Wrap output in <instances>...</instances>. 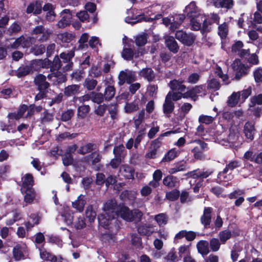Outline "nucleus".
<instances>
[{
	"mask_svg": "<svg viewBox=\"0 0 262 262\" xmlns=\"http://www.w3.org/2000/svg\"><path fill=\"white\" fill-rule=\"evenodd\" d=\"M179 254L180 257H184V255H190V246L188 245H182L179 249Z\"/></svg>",
	"mask_w": 262,
	"mask_h": 262,
	"instance_id": "c03bdc74",
	"label": "nucleus"
},
{
	"mask_svg": "<svg viewBox=\"0 0 262 262\" xmlns=\"http://www.w3.org/2000/svg\"><path fill=\"white\" fill-rule=\"evenodd\" d=\"M85 215L87 218L89 219L90 222H93L96 217V213L94 210L92 206H89L85 211Z\"/></svg>",
	"mask_w": 262,
	"mask_h": 262,
	"instance_id": "ea45409f",
	"label": "nucleus"
},
{
	"mask_svg": "<svg viewBox=\"0 0 262 262\" xmlns=\"http://www.w3.org/2000/svg\"><path fill=\"white\" fill-rule=\"evenodd\" d=\"M124 108L125 112L130 113L137 111L138 109V106L135 103H126Z\"/></svg>",
	"mask_w": 262,
	"mask_h": 262,
	"instance_id": "bf43d9fd",
	"label": "nucleus"
},
{
	"mask_svg": "<svg viewBox=\"0 0 262 262\" xmlns=\"http://www.w3.org/2000/svg\"><path fill=\"white\" fill-rule=\"evenodd\" d=\"M86 201L84 195H79L77 200L72 202V207L79 212L83 211Z\"/></svg>",
	"mask_w": 262,
	"mask_h": 262,
	"instance_id": "f3484780",
	"label": "nucleus"
},
{
	"mask_svg": "<svg viewBox=\"0 0 262 262\" xmlns=\"http://www.w3.org/2000/svg\"><path fill=\"white\" fill-rule=\"evenodd\" d=\"M61 18L57 24L59 28H64L68 26L71 21L72 15L68 9L63 10L61 13Z\"/></svg>",
	"mask_w": 262,
	"mask_h": 262,
	"instance_id": "dca6fc26",
	"label": "nucleus"
},
{
	"mask_svg": "<svg viewBox=\"0 0 262 262\" xmlns=\"http://www.w3.org/2000/svg\"><path fill=\"white\" fill-rule=\"evenodd\" d=\"M186 165L184 162L178 163L173 168H171L169 170L170 174H174L177 172L184 171L186 169Z\"/></svg>",
	"mask_w": 262,
	"mask_h": 262,
	"instance_id": "79ce46f5",
	"label": "nucleus"
},
{
	"mask_svg": "<svg viewBox=\"0 0 262 262\" xmlns=\"http://www.w3.org/2000/svg\"><path fill=\"white\" fill-rule=\"evenodd\" d=\"M155 227L156 226L153 225L144 224L138 227V231L141 235L149 236L157 232Z\"/></svg>",
	"mask_w": 262,
	"mask_h": 262,
	"instance_id": "2eb2a0df",
	"label": "nucleus"
},
{
	"mask_svg": "<svg viewBox=\"0 0 262 262\" xmlns=\"http://www.w3.org/2000/svg\"><path fill=\"white\" fill-rule=\"evenodd\" d=\"M184 12L190 19L195 17L199 18L201 15L204 14L202 13L201 10L196 7L194 2H191L186 6Z\"/></svg>",
	"mask_w": 262,
	"mask_h": 262,
	"instance_id": "1a4fd4ad",
	"label": "nucleus"
},
{
	"mask_svg": "<svg viewBox=\"0 0 262 262\" xmlns=\"http://www.w3.org/2000/svg\"><path fill=\"white\" fill-rule=\"evenodd\" d=\"M202 24L203 25V30H206L207 21L206 17L204 14L201 15L199 18L195 17L190 19V25L192 29L194 30H199L201 27Z\"/></svg>",
	"mask_w": 262,
	"mask_h": 262,
	"instance_id": "6e6552de",
	"label": "nucleus"
},
{
	"mask_svg": "<svg viewBox=\"0 0 262 262\" xmlns=\"http://www.w3.org/2000/svg\"><path fill=\"white\" fill-rule=\"evenodd\" d=\"M251 19H252V17L250 18ZM253 21L251 20H250L247 22L248 27H250L251 26H253L254 24H259L262 23V16L261 15L257 12H256L254 14Z\"/></svg>",
	"mask_w": 262,
	"mask_h": 262,
	"instance_id": "e433bc0d",
	"label": "nucleus"
},
{
	"mask_svg": "<svg viewBox=\"0 0 262 262\" xmlns=\"http://www.w3.org/2000/svg\"><path fill=\"white\" fill-rule=\"evenodd\" d=\"M116 213L117 216H120L123 220L128 222H138L140 221L143 215L142 212L138 209L130 211L129 209L125 206H120L118 209L117 205Z\"/></svg>",
	"mask_w": 262,
	"mask_h": 262,
	"instance_id": "7ed1b4c3",
	"label": "nucleus"
},
{
	"mask_svg": "<svg viewBox=\"0 0 262 262\" xmlns=\"http://www.w3.org/2000/svg\"><path fill=\"white\" fill-rule=\"evenodd\" d=\"M23 184L21 191L24 194V200L26 203H31L33 201L32 186L33 178L31 174H26L22 179Z\"/></svg>",
	"mask_w": 262,
	"mask_h": 262,
	"instance_id": "20e7f679",
	"label": "nucleus"
},
{
	"mask_svg": "<svg viewBox=\"0 0 262 262\" xmlns=\"http://www.w3.org/2000/svg\"><path fill=\"white\" fill-rule=\"evenodd\" d=\"M135 79V75L134 72L129 70H125L120 72L119 75L120 85H122L125 82L130 83L134 81Z\"/></svg>",
	"mask_w": 262,
	"mask_h": 262,
	"instance_id": "9b49d317",
	"label": "nucleus"
},
{
	"mask_svg": "<svg viewBox=\"0 0 262 262\" xmlns=\"http://www.w3.org/2000/svg\"><path fill=\"white\" fill-rule=\"evenodd\" d=\"M170 95V99L172 101H177L180 100L181 98H183V95L181 92H169L167 95Z\"/></svg>",
	"mask_w": 262,
	"mask_h": 262,
	"instance_id": "052dcab7",
	"label": "nucleus"
},
{
	"mask_svg": "<svg viewBox=\"0 0 262 262\" xmlns=\"http://www.w3.org/2000/svg\"><path fill=\"white\" fill-rule=\"evenodd\" d=\"M215 73L217 76L222 79L223 82L225 84H228L230 83L228 80V76L226 74H224L222 69L220 67H217L215 71Z\"/></svg>",
	"mask_w": 262,
	"mask_h": 262,
	"instance_id": "a19ab883",
	"label": "nucleus"
},
{
	"mask_svg": "<svg viewBox=\"0 0 262 262\" xmlns=\"http://www.w3.org/2000/svg\"><path fill=\"white\" fill-rule=\"evenodd\" d=\"M165 43L167 47L170 51L174 53H176L178 51L179 48L178 44L173 37L169 36H166Z\"/></svg>",
	"mask_w": 262,
	"mask_h": 262,
	"instance_id": "aec40b11",
	"label": "nucleus"
},
{
	"mask_svg": "<svg viewBox=\"0 0 262 262\" xmlns=\"http://www.w3.org/2000/svg\"><path fill=\"white\" fill-rule=\"evenodd\" d=\"M133 56V51L130 49L125 48L122 52V56L125 60H131Z\"/></svg>",
	"mask_w": 262,
	"mask_h": 262,
	"instance_id": "603ef678",
	"label": "nucleus"
},
{
	"mask_svg": "<svg viewBox=\"0 0 262 262\" xmlns=\"http://www.w3.org/2000/svg\"><path fill=\"white\" fill-rule=\"evenodd\" d=\"M27 250L25 244L16 245L13 249V257L16 260H20L26 258Z\"/></svg>",
	"mask_w": 262,
	"mask_h": 262,
	"instance_id": "f8f14e48",
	"label": "nucleus"
},
{
	"mask_svg": "<svg viewBox=\"0 0 262 262\" xmlns=\"http://www.w3.org/2000/svg\"><path fill=\"white\" fill-rule=\"evenodd\" d=\"M182 81H179L177 80H173L170 81L169 83V86L173 90H177L180 92H184L186 89V86L182 84Z\"/></svg>",
	"mask_w": 262,
	"mask_h": 262,
	"instance_id": "c85d7f7f",
	"label": "nucleus"
},
{
	"mask_svg": "<svg viewBox=\"0 0 262 262\" xmlns=\"http://www.w3.org/2000/svg\"><path fill=\"white\" fill-rule=\"evenodd\" d=\"M244 132L246 137L251 141L253 140L255 130L254 125L249 122H247L244 126Z\"/></svg>",
	"mask_w": 262,
	"mask_h": 262,
	"instance_id": "6ab92c4d",
	"label": "nucleus"
},
{
	"mask_svg": "<svg viewBox=\"0 0 262 262\" xmlns=\"http://www.w3.org/2000/svg\"><path fill=\"white\" fill-rule=\"evenodd\" d=\"M35 83L40 89H47L49 85V83L46 81V77L41 74L36 76Z\"/></svg>",
	"mask_w": 262,
	"mask_h": 262,
	"instance_id": "c756f323",
	"label": "nucleus"
},
{
	"mask_svg": "<svg viewBox=\"0 0 262 262\" xmlns=\"http://www.w3.org/2000/svg\"><path fill=\"white\" fill-rule=\"evenodd\" d=\"M116 216V201L115 200H109L104 204L103 212L98 216L100 226L106 229L118 230L119 224Z\"/></svg>",
	"mask_w": 262,
	"mask_h": 262,
	"instance_id": "f257e3e1",
	"label": "nucleus"
},
{
	"mask_svg": "<svg viewBox=\"0 0 262 262\" xmlns=\"http://www.w3.org/2000/svg\"><path fill=\"white\" fill-rule=\"evenodd\" d=\"M228 33V25L227 23H224L219 26L218 34L222 38H225Z\"/></svg>",
	"mask_w": 262,
	"mask_h": 262,
	"instance_id": "72a5a7b5",
	"label": "nucleus"
},
{
	"mask_svg": "<svg viewBox=\"0 0 262 262\" xmlns=\"http://www.w3.org/2000/svg\"><path fill=\"white\" fill-rule=\"evenodd\" d=\"M179 154L178 150L176 149H172L170 150L167 154L165 155L164 158L163 159L162 161L168 162L174 159Z\"/></svg>",
	"mask_w": 262,
	"mask_h": 262,
	"instance_id": "4c0bfd02",
	"label": "nucleus"
},
{
	"mask_svg": "<svg viewBox=\"0 0 262 262\" xmlns=\"http://www.w3.org/2000/svg\"><path fill=\"white\" fill-rule=\"evenodd\" d=\"M96 84L97 81L94 79L86 80L85 81V85L90 90L94 89Z\"/></svg>",
	"mask_w": 262,
	"mask_h": 262,
	"instance_id": "774afa93",
	"label": "nucleus"
},
{
	"mask_svg": "<svg viewBox=\"0 0 262 262\" xmlns=\"http://www.w3.org/2000/svg\"><path fill=\"white\" fill-rule=\"evenodd\" d=\"M252 88L249 86L247 89L241 91L233 92L228 98L227 104L230 107H234L236 105H240L251 95Z\"/></svg>",
	"mask_w": 262,
	"mask_h": 262,
	"instance_id": "f03ea898",
	"label": "nucleus"
},
{
	"mask_svg": "<svg viewBox=\"0 0 262 262\" xmlns=\"http://www.w3.org/2000/svg\"><path fill=\"white\" fill-rule=\"evenodd\" d=\"M180 195V192L178 190L174 189L171 191L166 193V198L170 201H175L179 198Z\"/></svg>",
	"mask_w": 262,
	"mask_h": 262,
	"instance_id": "3c124183",
	"label": "nucleus"
},
{
	"mask_svg": "<svg viewBox=\"0 0 262 262\" xmlns=\"http://www.w3.org/2000/svg\"><path fill=\"white\" fill-rule=\"evenodd\" d=\"M256 104L260 105L262 104V94H259L257 96H254L251 99V103L250 107H252Z\"/></svg>",
	"mask_w": 262,
	"mask_h": 262,
	"instance_id": "4d7b16f0",
	"label": "nucleus"
},
{
	"mask_svg": "<svg viewBox=\"0 0 262 262\" xmlns=\"http://www.w3.org/2000/svg\"><path fill=\"white\" fill-rule=\"evenodd\" d=\"M61 216L63 217L64 221L67 225L72 224L73 219V213L69 207L64 208V212L62 213Z\"/></svg>",
	"mask_w": 262,
	"mask_h": 262,
	"instance_id": "a878e982",
	"label": "nucleus"
},
{
	"mask_svg": "<svg viewBox=\"0 0 262 262\" xmlns=\"http://www.w3.org/2000/svg\"><path fill=\"white\" fill-rule=\"evenodd\" d=\"M191 143H195L198 145L192 149L194 158L196 159H202L203 158V151L207 148V144L200 140H195L191 141Z\"/></svg>",
	"mask_w": 262,
	"mask_h": 262,
	"instance_id": "0eeeda50",
	"label": "nucleus"
},
{
	"mask_svg": "<svg viewBox=\"0 0 262 262\" xmlns=\"http://www.w3.org/2000/svg\"><path fill=\"white\" fill-rule=\"evenodd\" d=\"M211 172L210 171H201L199 170H194L192 171H190L188 172L186 176L188 177L192 178L194 179L197 178H206L210 174H211Z\"/></svg>",
	"mask_w": 262,
	"mask_h": 262,
	"instance_id": "4be33fe9",
	"label": "nucleus"
},
{
	"mask_svg": "<svg viewBox=\"0 0 262 262\" xmlns=\"http://www.w3.org/2000/svg\"><path fill=\"white\" fill-rule=\"evenodd\" d=\"M78 90L79 86L77 85H70L65 89L64 93L67 96H71L75 94Z\"/></svg>",
	"mask_w": 262,
	"mask_h": 262,
	"instance_id": "37998d69",
	"label": "nucleus"
},
{
	"mask_svg": "<svg viewBox=\"0 0 262 262\" xmlns=\"http://www.w3.org/2000/svg\"><path fill=\"white\" fill-rule=\"evenodd\" d=\"M212 209L210 207L205 208L204 214L201 217V222L204 226L210 224L211 221V212Z\"/></svg>",
	"mask_w": 262,
	"mask_h": 262,
	"instance_id": "bb28decb",
	"label": "nucleus"
},
{
	"mask_svg": "<svg viewBox=\"0 0 262 262\" xmlns=\"http://www.w3.org/2000/svg\"><path fill=\"white\" fill-rule=\"evenodd\" d=\"M176 38L187 46L191 45L194 41V38L191 35H188L182 30L178 31L176 33Z\"/></svg>",
	"mask_w": 262,
	"mask_h": 262,
	"instance_id": "4468645a",
	"label": "nucleus"
},
{
	"mask_svg": "<svg viewBox=\"0 0 262 262\" xmlns=\"http://www.w3.org/2000/svg\"><path fill=\"white\" fill-rule=\"evenodd\" d=\"M147 41V37L146 34H142L137 37L136 42L137 45L141 46L145 45Z\"/></svg>",
	"mask_w": 262,
	"mask_h": 262,
	"instance_id": "680f3d73",
	"label": "nucleus"
},
{
	"mask_svg": "<svg viewBox=\"0 0 262 262\" xmlns=\"http://www.w3.org/2000/svg\"><path fill=\"white\" fill-rule=\"evenodd\" d=\"M38 35L36 38L38 40L45 39L47 38L48 32L43 28L42 26H39L34 29V34Z\"/></svg>",
	"mask_w": 262,
	"mask_h": 262,
	"instance_id": "393cba45",
	"label": "nucleus"
},
{
	"mask_svg": "<svg viewBox=\"0 0 262 262\" xmlns=\"http://www.w3.org/2000/svg\"><path fill=\"white\" fill-rule=\"evenodd\" d=\"M31 70V66H23L20 67L17 70L15 71V75L18 78H20L28 75Z\"/></svg>",
	"mask_w": 262,
	"mask_h": 262,
	"instance_id": "cd10ccee",
	"label": "nucleus"
},
{
	"mask_svg": "<svg viewBox=\"0 0 262 262\" xmlns=\"http://www.w3.org/2000/svg\"><path fill=\"white\" fill-rule=\"evenodd\" d=\"M220 87V84L219 82L215 79H211L208 83V88L210 89H213L217 90Z\"/></svg>",
	"mask_w": 262,
	"mask_h": 262,
	"instance_id": "13d9d810",
	"label": "nucleus"
},
{
	"mask_svg": "<svg viewBox=\"0 0 262 262\" xmlns=\"http://www.w3.org/2000/svg\"><path fill=\"white\" fill-rule=\"evenodd\" d=\"M93 145L88 144L82 147L79 149V152L81 154H85L93 150Z\"/></svg>",
	"mask_w": 262,
	"mask_h": 262,
	"instance_id": "e2e57ef3",
	"label": "nucleus"
},
{
	"mask_svg": "<svg viewBox=\"0 0 262 262\" xmlns=\"http://www.w3.org/2000/svg\"><path fill=\"white\" fill-rule=\"evenodd\" d=\"M132 10L128 11V16L125 18V21L128 24H134L138 22L144 20L145 21H151L154 19H158L161 17V14L155 15L154 17L145 16V15H138L135 16H130L133 14Z\"/></svg>",
	"mask_w": 262,
	"mask_h": 262,
	"instance_id": "39448f33",
	"label": "nucleus"
},
{
	"mask_svg": "<svg viewBox=\"0 0 262 262\" xmlns=\"http://www.w3.org/2000/svg\"><path fill=\"white\" fill-rule=\"evenodd\" d=\"M90 107L89 105H82L79 107L78 110V115L81 118H83L89 112Z\"/></svg>",
	"mask_w": 262,
	"mask_h": 262,
	"instance_id": "6e6d98bb",
	"label": "nucleus"
},
{
	"mask_svg": "<svg viewBox=\"0 0 262 262\" xmlns=\"http://www.w3.org/2000/svg\"><path fill=\"white\" fill-rule=\"evenodd\" d=\"M254 77L256 82L262 81V68H258L254 73Z\"/></svg>",
	"mask_w": 262,
	"mask_h": 262,
	"instance_id": "69168bd1",
	"label": "nucleus"
},
{
	"mask_svg": "<svg viewBox=\"0 0 262 262\" xmlns=\"http://www.w3.org/2000/svg\"><path fill=\"white\" fill-rule=\"evenodd\" d=\"M40 256L41 259L51 262H56L57 260V258L55 256L44 249L40 250Z\"/></svg>",
	"mask_w": 262,
	"mask_h": 262,
	"instance_id": "473e14b6",
	"label": "nucleus"
},
{
	"mask_svg": "<svg viewBox=\"0 0 262 262\" xmlns=\"http://www.w3.org/2000/svg\"><path fill=\"white\" fill-rule=\"evenodd\" d=\"M214 120V117L207 116V115H201L199 118V121L202 123H205L206 124H209L211 123Z\"/></svg>",
	"mask_w": 262,
	"mask_h": 262,
	"instance_id": "8fccbe9b",
	"label": "nucleus"
},
{
	"mask_svg": "<svg viewBox=\"0 0 262 262\" xmlns=\"http://www.w3.org/2000/svg\"><path fill=\"white\" fill-rule=\"evenodd\" d=\"M74 38L73 34L67 32L60 33L58 35V38L62 42H70Z\"/></svg>",
	"mask_w": 262,
	"mask_h": 262,
	"instance_id": "58836bf2",
	"label": "nucleus"
},
{
	"mask_svg": "<svg viewBox=\"0 0 262 262\" xmlns=\"http://www.w3.org/2000/svg\"><path fill=\"white\" fill-rule=\"evenodd\" d=\"M136 194L135 191L125 190L122 192L121 196L124 199L134 200L136 198Z\"/></svg>",
	"mask_w": 262,
	"mask_h": 262,
	"instance_id": "49530a36",
	"label": "nucleus"
},
{
	"mask_svg": "<svg viewBox=\"0 0 262 262\" xmlns=\"http://www.w3.org/2000/svg\"><path fill=\"white\" fill-rule=\"evenodd\" d=\"M27 109V106L26 105H22L17 113H11L8 115V117L10 119H16L18 120L20 119L23 115L24 113L26 111Z\"/></svg>",
	"mask_w": 262,
	"mask_h": 262,
	"instance_id": "2f4dec72",
	"label": "nucleus"
},
{
	"mask_svg": "<svg viewBox=\"0 0 262 262\" xmlns=\"http://www.w3.org/2000/svg\"><path fill=\"white\" fill-rule=\"evenodd\" d=\"M74 50H71L67 53L63 52L60 54V57L62 59L61 62L67 63L63 68L64 71L70 70L72 68L73 62L71 61V60L74 56Z\"/></svg>",
	"mask_w": 262,
	"mask_h": 262,
	"instance_id": "ddd939ff",
	"label": "nucleus"
},
{
	"mask_svg": "<svg viewBox=\"0 0 262 262\" xmlns=\"http://www.w3.org/2000/svg\"><path fill=\"white\" fill-rule=\"evenodd\" d=\"M115 89L113 86H108L105 91L104 97L105 99L110 100L115 95Z\"/></svg>",
	"mask_w": 262,
	"mask_h": 262,
	"instance_id": "09e8293b",
	"label": "nucleus"
},
{
	"mask_svg": "<svg viewBox=\"0 0 262 262\" xmlns=\"http://www.w3.org/2000/svg\"><path fill=\"white\" fill-rule=\"evenodd\" d=\"M154 219L159 226H164L167 223L168 217L164 213L155 215Z\"/></svg>",
	"mask_w": 262,
	"mask_h": 262,
	"instance_id": "f704fd0d",
	"label": "nucleus"
},
{
	"mask_svg": "<svg viewBox=\"0 0 262 262\" xmlns=\"http://www.w3.org/2000/svg\"><path fill=\"white\" fill-rule=\"evenodd\" d=\"M198 252L202 255H207L209 252V244L206 241H201L196 245Z\"/></svg>",
	"mask_w": 262,
	"mask_h": 262,
	"instance_id": "5701e85b",
	"label": "nucleus"
},
{
	"mask_svg": "<svg viewBox=\"0 0 262 262\" xmlns=\"http://www.w3.org/2000/svg\"><path fill=\"white\" fill-rule=\"evenodd\" d=\"M53 80H56L58 83L63 82L66 81V76L62 74L57 73L55 75L52 76Z\"/></svg>",
	"mask_w": 262,
	"mask_h": 262,
	"instance_id": "338daca9",
	"label": "nucleus"
},
{
	"mask_svg": "<svg viewBox=\"0 0 262 262\" xmlns=\"http://www.w3.org/2000/svg\"><path fill=\"white\" fill-rule=\"evenodd\" d=\"M120 173L125 179H132L134 177V169L127 165H122L120 169Z\"/></svg>",
	"mask_w": 262,
	"mask_h": 262,
	"instance_id": "a211bd4d",
	"label": "nucleus"
},
{
	"mask_svg": "<svg viewBox=\"0 0 262 262\" xmlns=\"http://www.w3.org/2000/svg\"><path fill=\"white\" fill-rule=\"evenodd\" d=\"M240 166L239 162L237 161H234L230 162L226 167L223 171V173L227 172L229 170H232L234 168L238 167Z\"/></svg>",
	"mask_w": 262,
	"mask_h": 262,
	"instance_id": "5fc2aeb1",
	"label": "nucleus"
},
{
	"mask_svg": "<svg viewBox=\"0 0 262 262\" xmlns=\"http://www.w3.org/2000/svg\"><path fill=\"white\" fill-rule=\"evenodd\" d=\"M131 242L133 245L139 248L141 246V239L136 234H132L131 235Z\"/></svg>",
	"mask_w": 262,
	"mask_h": 262,
	"instance_id": "864d4df0",
	"label": "nucleus"
},
{
	"mask_svg": "<svg viewBox=\"0 0 262 262\" xmlns=\"http://www.w3.org/2000/svg\"><path fill=\"white\" fill-rule=\"evenodd\" d=\"M6 224L7 225H12L14 222L20 219L19 213L16 211H12L7 214Z\"/></svg>",
	"mask_w": 262,
	"mask_h": 262,
	"instance_id": "b1692460",
	"label": "nucleus"
},
{
	"mask_svg": "<svg viewBox=\"0 0 262 262\" xmlns=\"http://www.w3.org/2000/svg\"><path fill=\"white\" fill-rule=\"evenodd\" d=\"M205 87L203 85L196 86L193 89L187 91L183 93V98H191L195 100V98L198 96H203L206 95Z\"/></svg>",
	"mask_w": 262,
	"mask_h": 262,
	"instance_id": "423d86ee",
	"label": "nucleus"
},
{
	"mask_svg": "<svg viewBox=\"0 0 262 262\" xmlns=\"http://www.w3.org/2000/svg\"><path fill=\"white\" fill-rule=\"evenodd\" d=\"M177 179L176 177H174L171 176H168L165 177L163 181V183L164 185L170 187H174L177 183Z\"/></svg>",
	"mask_w": 262,
	"mask_h": 262,
	"instance_id": "c9c22d12",
	"label": "nucleus"
},
{
	"mask_svg": "<svg viewBox=\"0 0 262 262\" xmlns=\"http://www.w3.org/2000/svg\"><path fill=\"white\" fill-rule=\"evenodd\" d=\"M170 94L166 95L163 106V112L166 115L170 114L173 111L174 107L173 102L170 99Z\"/></svg>",
	"mask_w": 262,
	"mask_h": 262,
	"instance_id": "412c9836",
	"label": "nucleus"
},
{
	"mask_svg": "<svg viewBox=\"0 0 262 262\" xmlns=\"http://www.w3.org/2000/svg\"><path fill=\"white\" fill-rule=\"evenodd\" d=\"M220 243L217 238H213L210 241V247L213 252L217 251L220 249Z\"/></svg>",
	"mask_w": 262,
	"mask_h": 262,
	"instance_id": "a18cd8bd",
	"label": "nucleus"
},
{
	"mask_svg": "<svg viewBox=\"0 0 262 262\" xmlns=\"http://www.w3.org/2000/svg\"><path fill=\"white\" fill-rule=\"evenodd\" d=\"M91 95L92 101L98 104L100 103L101 102H102L103 100V97L102 94H94L93 93H92Z\"/></svg>",
	"mask_w": 262,
	"mask_h": 262,
	"instance_id": "0e129e2a",
	"label": "nucleus"
},
{
	"mask_svg": "<svg viewBox=\"0 0 262 262\" xmlns=\"http://www.w3.org/2000/svg\"><path fill=\"white\" fill-rule=\"evenodd\" d=\"M232 67L233 70L236 72L235 77L236 79H239L242 75L247 73L248 70L246 67L242 63L239 59H235L233 61Z\"/></svg>",
	"mask_w": 262,
	"mask_h": 262,
	"instance_id": "9d476101",
	"label": "nucleus"
},
{
	"mask_svg": "<svg viewBox=\"0 0 262 262\" xmlns=\"http://www.w3.org/2000/svg\"><path fill=\"white\" fill-rule=\"evenodd\" d=\"M140 76L150 81L153 80L155 75L153 71L150 68H145L142 69L139 73Z\"/></svg>",
	"mask_w": 262,
	"mask_h": 262,
	"instance_id": "7c9ffc66",
	"label": "nucleus"
},
{
	"mask_svg": "<svg viewBox=\"0 0 262 262\" xmlns=\"http://www.w3.org/2000/svg\"><path fill=\"white\" fill-rule=\"evenodd\" d=\"M231 232L228 230H224L219 234L220 241L223 244H224L226 241L229 239L231 237Z\"/></svg>",
	"mask_w": 262,
	"mask_h": 262,
	"instance_id": "de8ad7c7",
	"label": "nucleus"
}]
</instances>
